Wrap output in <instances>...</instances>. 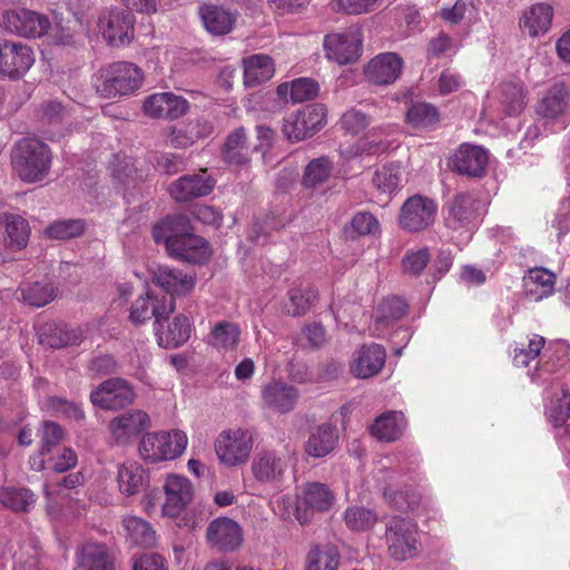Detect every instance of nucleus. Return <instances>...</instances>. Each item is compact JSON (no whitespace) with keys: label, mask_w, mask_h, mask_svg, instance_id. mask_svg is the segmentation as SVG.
Here are the masks:
<instances>
[{"label":"nucleus","mask_w":570,"mask_h":570,"mask_svg":"<svg viewBox=\"0 0 570 570\" xmlns=\"http://www.w3.org/2000/svg\"><path fill=\"white\" fill-rule=\"evenodd\" d=\"M4 225L8 245L18 249L24 247L30 234L28 222L18 215H6Z\"/></svg>","instance_id":"55"},{"label":"nucleus","mask_w":570,"mask_h":570,"mask_svg":"<svg viewBox=\"0 0 570 570\" xmlns=\"http://www.w3.org/2000/svg\"><path fill=\"white\" fill-rule=\"evenodd\" d=\"M501 105L509 117L518 116L525 107V95L521 82L504 81L500 85Z\"/></svg>","instance_id":"43"},{"label":"nucleus","mask_w":570,"mask_h":570,"mask_svg":"<svg viewBox=\"0 0 570 570\" xmlns=\"http://www.w3.org/2000/svg\"><path fill=\"white\" fill-rule=\"evenodd\" d=\"M401 181L400 166L391 164L377 169L373 177V186L381 193L392 194L399 188Z\"/></svg>","instance_id":"56"},{"label":"nucleus","mask_w":570,"mask_h":570,"mask_svg":"<svg viewBox=\"0 0 570 570\" xmlns=\"http://www.w3.org/2000/svg\"><path fill=\"white\" fill-rule=\"evenodd\" d=\"M149 425L150 417L145 411L130 410L109 422V432L117 444H127Z\"/></svg>","instance_id":"16"},{"label":"nucleus","mask_w":570,"mask_h":570,"mask_svg":"<svg viewBox=\"0 0 570 570\" xmlns=\"http://www.w3.org/2000/svg\"><path fill=\"white\" fill-rule=\"evenodd\" d=\"M337 432L331 424H322L311 431L305 443V452L312 458H324L336 446Z\"/></svg>","instance_id":"29"},{"label":"nucleus","mask_w":570,"mask_h":570,"mask_svg":"<svg viewBox=\"0 0 570 570\" xmlns=\"http://www.w3.org/2000/svg\"><path fill=\"white\" fill-rule=\"evenodd\" d=\"M317 297V291L308 284L293 287L288 291L289 304L287 305V312L293 316L304 315L309 311Z\"/></svg>","instance_id":"47"},{"label":"nucleus","mask_w":570,"mask_h":570,"mask_svg":"<svg viewBox=\"0 0 570 570\" xmlns=\"http://www.w3.org/2000/svg\"><path fill=\"white\" fill-rule=\"evenodd\" d=\"M175 311V299L163 296L158 298L150 292L138 297L131 306L129 318L138 325L155 317L154 328L160 326L161 320Z\"/></svg>","instance_id":"15"},{"label":"nucleus","mask_w":570,"mask_h":570,"mask_svg":"<svg viewBox=\"0 0 570 570\" xmlns=\"http://www.w3.org/2000/svg\"><path fill=\"white\" fill-rule=\"evenodd\" d=\"M76 570H112V561L104 544L87 543L77 554Z\"/></svg>","instance_id":"36"},{"label":"nucleus","mask_w":570,"mask_h":570,"mask_svg":"<svg viewBox=\"0 0 570 570\" xmlns=\"http://www.w3.org/2000/svg\"><path fill=\"white\" fill-rule=\"evenodd\" d=\"M436 203L426 196L414 195L401 206L399 225L410 233H419L433 225L436 216Z\"/></svg>","instance_id":"9"},{"label":"nucleus","mask_w":570,"mask_h":570,"mask_svg":"<svg viewBox=\"0 0 570 570\" xmlns=\"http://www.w3.org/2000/svg\"><path fill=\"white\" fill-rule=\"evenodd\" d=\"M81 473H70L55 482H48L43 485V493L47 499V512L52 518L59 515V500L65 499L63 489H73L82 483Z\"/></svg>","instance_id":"35"},{"label":"nucleus","mask_w":570,"mask_h":570,"mask_svg":"<svg viewBox=\"0 0 570 570\" xmlns=\"http://www.w3.org/2000/svg\"><path fill=\"white\" fill-rule=\"evenodd\" d=\"M341 556L333 546H315L308 550L304 570H337Z\"/></svg>","instance_id":"39"},{"label":"nucleus","mask_w":570,"mask_h":570,"mask_svg":"<svg viewBox=\"0 0 570 570\" xmlns=\"http://www.w3.org/2000/svg\"><path fill=\"white\" fill-rule=\"evenodd\" d=\"M334 501L335 495L328 485L321 482H308L296 495L294 517L301 524H306L311 522L314 513L327 512Z\"/></svg>","instance_id":"7"},{"label":"nucleus","mask_w":570,"mask_h":570,"mask_svg":"<svg viewBox=\"0 0 570 570\" xmlns=\"http://www.w3.org/2000/svg\"><path fill=\"white\" fill-rule=\"evenodd\" d=\"M556 276L546 268H532L523 277L525 295L540 301L551 295L554 291Z\"/></svg>","instance_id":"32"},{"label":"nucleus","mask_w":570,"mask_h":570,"mask_svg":"<svg viewBox=\"0 0 570 570\" xmlns=\"http://www.w3.org/2000/svg\"><path fill=\"white\" fill-rule=\"evenodd\" d=\"M134 399L135 394L130 385L118 377L105 381L90 394L92 404L105 410L122 409Z\"/></svg>","instance_id":"14"},{"label":"nucleus","mask_w":570,"mask_h":570,"mask_svg":"<svg viewBox=\"0 0 570 570\" xmlns=\"http://www.w3.org/2000/svg\"><path fill=\"white\" fill-rule=\"evenodd\" d=\"M553 8L548 3L533 4L520 20V28L531 37L546 33L552 22Z\"/></svg>","instance_id":"31"},{"label":"nucleus","mask_w":570,"mask_h":570,"mask_svg":"<svg viewBox=\"0 0 570 570\" xmlns=\"http://www.w3.org/2000/svg\"><path fill=\"white\" fill-rule=\"evenodd\" d=\"M109 168L112 180L119 188H128L137 180L142 179V173L135 166L134 160L126 155H115Z\"/></svg>","instance_id":"40"},{"label":"nucleus","mask_w":570,"mask_h":570,"mask_svg":"<svg viewBox=\"0 0 570 570\" xmlns=\"http://www.w3.org/2000/svg\"><path fill=\"white\" fill-rule=\"evenodd\" d=\"M191 331L190 320L184 315L176 316L166 332L160 331V326L155 327L158 344L165 348L183 345L190 337Z\"/></svg>","instance_id":"34"},{"label":"nucleus","mask_w":570,"mask_h":570,"mask_svg":"<svg viewBox=\"0 0 570 570\" xmlns=\"http://www.w3.org/2000/svg\"><path fill=\"white\" fill-rule=\"evenodd\" d=\"M188 225V217L185 215L170 216L153 228V237L156 243H164L167 252L170 253V243H176L177 238L185 232Z\"/></svg>","instance_id":"41"},{"label":"nucleus","mask_w":570,"mask_h":570,"mask_svg":"<svg viewBox=\"0 0 570 570\" xmlns=\"http://www.w3.org/2000/svg\"><path fill=\"white\" fill-rule=\"evenodd\" d=\"M142 82V73L130 62H115L99 70L95 87L104 98L126 96L137 90Z\"/></svg>","instance_id":"3"},{"label":"nucleus","mask_w":570,"mask_h":570,"mask_svg":"<svg viewBox=\"0 0 570 570\" xmlns=\"http://www.w3.org/2000/svg\"><path fill=\"white\" fill-rule=\"evenodd\" d=\"M548 414L554 426H562L570 415V399L567 391L562 390V396L551 400Z\"/></svg>","instance_id":"59"},{"label":"nucleus","mask_w":570,"mask_h":570,"mask_svg":"<svg viewBox=\"0 0 570 570\" xmlns=\"http://www.w3.org/2000/svg\"><path fill=\"white\" fill-rule=\"evenodd\" d=\"M332 170L333 163L328 157L315 158L306 165L302 183L307 188H315L330 178Z\"/></svg>","instance_id":"54"},{"label":"nucleus","mask_w":570,"mask_h":570,"mask_svg":"<svg viewBox=\"0 0 570 570\" xmlns=\"http://www.w3.org/2000/svg\"><path fill=\"white\" fill-rule=\"evenodd\" d=\"M188 444L187 434L179 429L149 432L139 442V455L147 463H159L180 456Z\"/></svg>","instance_id":"2"},{"label":"nucleus","mask_w":570,"mask_h":570,"mask_svg":"<svg viewBox=\"0 0 570 570\" xmlns=\"http://www.w3.org/2000/svg\"><path fill=\"white\" fill-rule=\"evenodd\" d=\"M165 501L161 515L176 519L186 510L194 499V485L189 479L179 474H168L163 484Z\"/></svg>","instance_id":"10"},{"label":"nucleus","mask_w":570,"mask_h":570,"mask_svg":"<svg viewBox=\"0 0 570 570\" xmlns=\"http://www.w3.org/2000/svg\"><path fill=\"white\" fill-rule=\"evenodd\" d=\"M215 180L205 175L183 176L170 184L168 191L177 202H188L193 198L204 197L214 189Z\"/></svg>","instance_id":"23"},{"label":"nucleus","mask_w":570,"mask_h":570,"mask_svg":"<svg viewBox=\"0 0 570 570\" xmlns=\"http://www.w3.org/2000/svg\"><path fill=\"white\" fill-rule=\"evenodd\" d=\"M63 439V431L57 423L45 422L41 432L42 451L51 452Z\"/></svg>","instance_id":"62"},{"label":"nucleus","mask_w":570,"mask_h":570,"mask_svg":"<svg viewBox=\"0 0 570 570\" xmlns=\"http://www.w3.org/2000/svg\"><path fill=\"white\" fill-rule=\"evenodd\" d=\"M383 495L390 505L400 512H413L421 503V495L411 487L397 491L386 487Z\"/></svg>","instance_id":"52"},{"label":"nucleus","mask_w":570,"mask_h":570,"mask_svg":"<svg viewBox=\"0 0 570 570\" xmlns=\"http://www.w3.org/2000/svg\"><path fill=\"white\" fill-rule=\"evenodd\" d=\"M35 63L30 47L20 42L3 41L0 43V75L18 79Z\"/></svg>","instance_id":"13"},{"label":"nucleus","mask_w":570,"mask_h":570,"mask_svg":"<svg viewBox=\"0 0 570 570\" xmlns=\"http://www.w3.org/2000/svg\"><path fill=\"white\" fill-rule=\"evenodd\" d=\"M199 14L206 30L216 36L229 33L237 20L235 12L213 4H203Z\"/></svg>","instance_id":"27"},{"label":"nucleus","mask_w":570,"mask_h":570,"mask_svg":"<svg viewBox=\"0 0 570 570\" xmlns=\"http://www.w3.org/2000/svg\"><path fill=\"white\" fill-rule=\"evenodd\" d=\"M118 485L127 497L137 494L148 485V474L137 462H125L118 469Z\"/></svg>","instance_id":"30"},{"label":"nucleus","mask_w":570,"mask_h":570,"mask_svg":"<svg viewBox=\"0 0 570 570\" xmlns=\"http://www.w3.org/2000/svg\"><path fill=\"white\" fill-rule=\"evenodd\" d=\"M98 26L111 46L128 43L134 36V16L126 10H105L99 16Z\"/></svg>","instance_id":"11"},{"label":"nucleus","mask_w":570,"mask_h":570,"mask_svg":"<svg viewBox=\"0 0 570 570\" xmlns=\"http://www.w3.org/2000/svg\"><path fill=\"white\" fill-rule=\"evenodd\" d=\"M36 503V495L27 488L0 487V505L12 511H28Z\"/></svg>","instance_id":"45"},{"label":"nucleus","mask_w":570,"mask_h":570,"mask_svg":"<svg viewBox=\"0 0 570 570\" xmlns=\"http://www.w3.org/2000/svg\"><path fill=\"white\" fill-rule=\"evenodd\" d=\"M244 85L256 87L268 81L275 73L273 59L264 53H256L243 59Z\"/></svg>","instance_id":"28"},{"label":"nucleus","mask_w":570,"mask_h":570,"mask_svg":"<svg viewBox=\"0 0 570 570\" xmlns=\"http://www.w3.org/2000/svg\"><path fill=\"white\" fill-rule=\"evenodd\" d=\"M19 291L22 301L35 307L47 305L56 296V288L48 282L26 283L20 286Z\"/></svg>","instance_id":"48"},{"label":"nucleus","mask_w":570,"mask_h":570,"mask_svg":"<svg viewBox=\"0 0 570 570\" xmlns=\"http://www.w3.org/2000/svg\"><path fill=\"white\" fill-rule=\"evenodd\" d=\"M51 153L46 144L35 138H23L12 153V166L18 176L27 183L42 180L49 173Z\"/></svg>","instance_id":"1"},{"label":"nucleus","mask_w":570,"mask_h":570,"mask_svg":"<svg viewBox=\"0 0 570 570\" xmlns=\"http://www.w3.org/2000/svg\"><path fill=\"white\" fill-rule=\"evenodd\" d=\"M431 255L426 247L404 256L402 264L404 271L413 276L420 275L430 262Z\"/></svg>","instance_id":"61"},{"label":"nucleus","mask_w":570,"mask_h":570,"mask_svg":"<svg viewBox=\"0 0 570 570\" xmlns=\"http://www.w3.org/2000/svg\"><path fill=\"white\" fill-rule=\"evenodd\" d=\"M569 89L563 82L554 83L541 100L538 112L546 118H556L567 106Z\"/></svg>","instance_id":"44"},{"label":"nucleus","mask_w":570,"mask_h":570,"mask_svg":"<svg viewBox=\"0 0 570 570\" xmlns=\"http://www.w3.org/2000/svg\"><path fill=\"white\" fill-rule=\"evenodd\" d=\"M208 134L209 127L206 122L198 121L184 128L174 127L167 136V144L174 148H187L197 138L206 137Z\"/></svg>","instance_id":"46"},{"label":"nucleus","mask_w":570,"mask_h":570,"mask_svg":"<svg viewBox=\"0 0 570 570\" xmlns=\"http://www.w3.org/2000/svg\"><path fill=\"white\" fill-rule=\"evenodd\" d=\"M277 96L294 104L313 99L318 92V85L309 78H298L277 87Z\"/></svg>","instance_id":"38"},{"label":"nucleus","mask_w":570,"mask_h":570,"mask_svg":"<svg viewBox=\"0 0 570 570\" xmlns=\"http://www.w3.org/2000/svg\"><path fill=\"white\" fill-rule=\"evenodd\" d=\"M402 58L395 52H384L374 57L364 68L365 78L380 86L393 83L401 75Z\"/></svg>","instance_id":"20"},{"label":"nucleus","mask_w":570,"mask_h":570,"mask_svg":"<svg viewBox=\"0 0 570 570\" xmlns=\"http://www.w3.org/2000/svg\"><path fill=\"white\" fill-rule=\"evenodd\" d=\"M79 334L69 330L66 325H48L40 333V343L52 348H60L67 345L77 344Z\"/></svg>","instance_id":"53"},{"label":"nucleus","mask_w":570,"mask_h":570,"mask_svg":"<svg viewBox=\"0 0 570 570\" xmlns=\"http://www.w3.org/2000/svg\"><path fill=\"white\" fill-rule=\"evenodd\" d=\"M122 525L126 537L137 546H153L155 542V532L150 524L145 520L129 515L124 518Z\"/></svg>","instance_id":"50"},{"label":"nucleus","mask_w":570,"mask_h":570,"mask_svg":"<svg viewBox=\"0 0 570 570\" xmlns=\"http://www.w3.org/2000/svg\"><path fill=\"white\" fill-rule=\"evenodd\" d=\"M326 108L323 105H307L284 119L283 132L291 141H302L324 127Z\"/></svg>","instance_id":"8"},{"label":"nucleus","mask_w":570,"mask_h":570,"mask_svg":"<svg viewBox=\"0 0 570 570\" xmlns=\"http://www.w3.org/2000/svg\"><path fill=\"white\" fill-rule=\"evenodd\" d=\"M253 444L250 432L243 429H228L218 434L214 449L219 463L227 468H235L248 461Z\"/></svg>","instance_id":"4"},{"label":"nucleus","mask_w":570,"mask_h":570,"mask_svg":"<svg viewBox=\"0 0 570 570\" xmlns=\"http://www.w3.org/2000/svg\"><path fill=\"white\" fill-rule=\"evenodd\" d=\"M45 406L52 413L61 414L75 421H81L85 416L82 410L77 404L60 397L48 399Z\"/></svg>","instance_id":"60"},{"label":"nucleus","mask_w":570,"mask_h":570,"mask_svg":"<svg viewBox=\"0 0 570 570\" xmlns=\"http://www.w3.org/2000/svg\"><path fill=\"white\" fill-rule=\"evenodd\" d=\"M381 224L376 216L370 212H358V236H371L379 238Z\"/></svg>","instance_id":"63"},{"label":"nucleus","mask_w":570,"mask_h":570,"mask_svg":"<svg viewBox=\"0 0 570 570\" xmlns=\"http://www.w3.org/2000/svg\"><path fill=\"white\" fill-rule=\"evenodd\" d=\"M170 256L186 262L203 264L210 257L209 244L191 232L190 222L185 232H181L176 243H170Z\"/></svg>","instance_id":"18"},{"label":"nucleus","mask_w":570,"mask_h":570,"mask_svg":"<svg viewBox=\"0 0 570 570\" xmlns=\"http://www.w3.org/2000/svg\"><path fill=\"white\" fill-rule=\"evenodd\" d=\"M223 156L230 165L239 166L248 163L250 147L243 128L236 129L227 137Z\"/></svg>","instance_id":"42"},{"label":"nucleus","mask_w":570,"mask_h":570,"mask_svg":"<svg viewBox=\"0 0 570 570\" xmlns=\"http://www.w3.org/2000/svg\"><path fill=\"white\" fill-rule=\"evenodd\" d=\"M390 556L399 561L414 558L420 552L416 524L407 519L394 518L385 531Z\"/></svg>","instance_id":"6"},{"label":"nucleus","mask_w":570,"mask_h":570,"mask_svg":"<svg viewBox=\"0 0 570 570\" xmlns=\"http://www.w3.org/2000/svg\"><path fill=\"white\" fill-rule=\"evenodd\" d=\"M488 153L485 149L462 145L450 160L452 169L460 175L469 177H482L488 165Z\"/></svg>","instance_id":"21"},{"label":"nucleus","mask_w":570,"mask_h":570,"mask_svg":"<svg viewBox=\"0 0 570 570\" xmlns=\"http://www.w3.org/2000/svg\"><path fill=\"white\" fill-rule=\"evenodd\" d=\"M386 360L385 348L377 343L364 344L358 351V379H371L377 375Z\"/></svg>","instance_id":"33"},{"label":"nucleus","mask_w":570,"mask_h":570,"mask_svg":"<svg viewBox=\"0 0 570 570\" xmlns=\"http://www.w3.org/2000/svg\"><path fill=\"white\" fill-rule=\"evenodd\" d=\"M298 397L297 389L282 381H272L262 390V399L265 405L279 413L292 411Z\"/></svg>","instance_id":"24"},{"label":"nucleus","mask_w":570,"mask_h":570,"mask_svg":"<svg viewBox=\"0 0 570 570\" xmlns=\"http://www.w3.org/2000/svg\"><path fill=\"white\" fill-rule=\"evenodd\" d=\"M3 23L9 32L24 38H39L50 27L47 16L23 8L8 11Z\"/></svg>","instance_id":"12"},{"label":"nucleus","mask_w":570,"mask_h":570,"mask_svg":"<svg viewBox=\"0 0 570 570\" xmlns=\"http://www.w3.org/2000/svg\"><path fill=\"white\" fill-rule=\"evenodd\" d=\"M240 331L230 322L217 323L210 332V344L219 351H233L239 341Z\"/></svg>","instance_id":"51"},{"label":"nucleus","mask_w":570,"mask_h":570,"mask_svg":"<svg viewBox=\"0 0 570 570\" xmlns=\"http://www.w3.org/2000/svg\"><path fill=\"white\" fill-rule=\"evenodd\" d=\"M407 309L409 304L400 296L384 298L376 307V328L380 330L392 326L407 314Z\"/></svg>","instance_id":"37"},{"label":"nucleus","mask_w":570,"mask_h":570,"mask_svg":"<svg viewBox=\"0 0 570 570\" xmlns=\"http://www.w3.org/2000/svg\"><path fill=\"white\" fill-rule=\"evenodd\" d=\"M474 199L466 193L458 194L450 204V215L461 225L471 220L474 210Z\"/></svg>","instance_id":"58"},{"label":"nucleus","mask_w":570,"mask_h":570,"mask_svg":"<svg viewBox=\"0 0 570 570\" xmlns=\"http://www.w3.org/2000/svg\"><path fill=\"white\" fill-rule=\"evenodd\" d=\"M208 543L219 551H234L243 541L239 524L229 518H217L207 528Z\"/></svg>","instance_id":"19"},{"label":"nucleus","mask_w":570,"mask_h":570,"mask_svg":"<svg viewBox=\"0 0 570 570\" xmlns=\"http://www.w3.org/2000/svg\"><path fill=\"white\" fill-rule=\"evenodd\" d=\"M289 466L287 453L279 449H258L250 462V473L256 482L263 485L279 484Z\"/></svg>","instance_id":"5"},{"label":"nucleus","mask_w":570,"mask_h":570,"mask_svg":"<svg viewBox=\"0 0 570 570\" xmlns=\"http://www.w3.org/2000/svg\"><path fill=\"white\" fill-rule=\"evenodd\" d=\"M83 228L80 219L58 220L47 227L46 234L55 239H69L81 235Z\"/></svg>","instance_id":"57"},{"label":"nucleus","mask_w":570,"mask_h":570,"mask_svg":"<svg viewBox=\"0 0 570 570\" xmlns=\"http://www.w3.org/2000/svg\"><path fill=\"white\" fill-rule=\"evenodd\" d=\"M132 570H167L164 559L156 553H147L134 559Z\"/></svg>","instance_id":"64"},{"label":"nucleus","mask_w":570,"mask_h":570,"mask_svg":"<svg viewBox=\"0 0 570 570\" xmlns=\"http://www.w3.org/2000/svg\"><path fill=\"white\" fill-rule=\"evenodd\" d=\"M406 422L402 412L389 411L379 415L368 426L372 436L383 442L399 440L405 430Z\"/></svg>","instance_id":"26"},{"label":"nucleus","mask_w":570,"mask_h":570,"mask_svg":"<svg viewBox=\"0 0 570 570\" xmlns=\"http://www.w3.org/2000/svg\"><path fill=\"white\" fill-rule=\"evenodd\" d=\"M189 108L188 101L169 91L148 96L144 101V112L151 118L177 119L184 116Z\"/></svg>","instance_id":"17"},{"label":"nucleus","mask_w":570,"mask_h":570,"mask_svg":"<svg viewBox=\"0 0 570 570\" xmlns=\"http://www.w3.org/2000/svg\"><path fill=\"white\" fill-rule=\"evenodd\" d=\"M439 110L435 106L428 102H411L405 119L406 122L415 128H426L439 122Z\"/></svg>","instance_id":"49"},{"label":"nucleus","mask_w":570,"mask_h":570,"mask_svg":"<svg viewBox=\"0 0 570 570\" xmlns=\"http://www.w3.org/2000/svg\"><path fill=\"white\" fill-rule=\"evenodd\" d=\"M153 281L166 292L164 296L173 299L174 295H186L195 287L193 275L165 265L158 266L153 272Z\"/></svg>","instance_id":"22"},{"label":"nucleus","mask_w":570,"mask_h":570,"mask_svg":"<svg viewBox=\"0 0 570 570\" xmlns=\"http://www.w3.org/2000/svg\"><path fill=\"white\" fill-rule=\"evenodd\" d=\"M325 56L338 65L354 61L356 53V37L353 33H331L324 38Z\"/></svg>","instance_id":"25"}]
</instances>
